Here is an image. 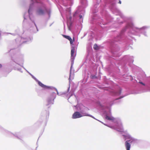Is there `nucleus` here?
Wrapping results in <instances>:
<instances>
[{"mask_svg": "<svg viewBox=\"0 0 150 150\" xmlns=\"http://www.w3.org/2000/svg\"><path fill=\"white\" fill-rule=\"evenodd\" d=\"M128 138H129V139H131V138L130 137V136H129V135H128V136H126L125 137V138L126 139H127Z\"/></svg>", "mask_w": 150, "mask_h": 150, "instance_id": "9", "label": "nucleus"}, {"mask_svg": "<svg viewBox=\"0 0 150 150\" xmlns=\"http://www.w3.org/2000/svg\"><path fill=\"white\" fill-rule=\"evenodd\" d=\"M36 13L38 15H42L44 13V11L41 8L38 9Z\"/></svg>", "mask_w": 150, "mask_h": 150, "instance_id": "3", "label": "nucleus"}, {"mask_svg": "<svg viewBox=\"0 0 150 150\" xmlns=\"http://www.w3.org/2000/svg\"><path fill=\"white\" fill-rule=\"evenodd\" d=\"M130 140L127 141L125 142V146L127 150H130V144L128 142V141H129Z\"/></svg>", "mask_w": 150, "mask_h": 150, "instance_id": "4", "label": "nucleus"}, {"mask_svg": "<svg viewBox=\"0 0 150 150\" xmlns=\"http://www.w3.org/2000/svg\"><path fill=\"white\" fill-rule=\"evenodd\" d=\"M38 84L39 85H40V86L42 87H43L44 88H50V87H48L44 85L43 83H42L41 82H40L39 81L38 82Z\"/></svg>", "mask_w": 150, "mask_h": 150, "instance_id": "6", "label": "nucleus"}, {"mask_svg": "<svg viewBox=\"0 0 150 150\" xmlns=\"http://www.w3.org/2000/svg\"><path fill=\"white\" fill-rule=\"evenodd\" d=\"M139 83H141V84L143 85L144 86L145 85V84L142 82H139Z\"/></svg>", "mask_w": 150, "mask_h": 150, "instance_id": "10", "label": "nucleus"}, {"mask_svg": "<svg viewBox=\"0 0 150 150\" xmlns=\"http://www.w3.org/2000/svg\"><path fill=\"white\" fill-rule=\"evenodd\" d=\"M84 116H89L92 117H93L91 115L85 113H83V114L82 115L80 113V112L77 111L75 112L73 114L72 117L73 119H76Z\"/></svg>", "mask_w": 150, "mask_h": 150, "instance_id": "1", "label": "nucleus"}, {"mask_svg": "<svg viewBox=\"0 0 150 150\" xmlns=\"http://www.w3.org/2000/svg\"><path fill=\"white\" fill-rule=\"evenodd\" d=\"M93 49L96 50H98L99 49V47L96 44H95L93 45Z\"/></svg>", "mask_w": 150, "mask_h": 150, "instance_id": "8", "label": "nucleus"}, {"mask_svg": "<svg viewBox=\"0 0 150 150\" xmlns=\"http://www.w3.org/2000/svg\"><path fill=\"white\" fill-rule=\"evenodd\" d=\"M75 51V49L74 47H73L71 50V58L72 59H73V60L74 59V53Z\"/></svg>", "mask_w": 150, "mask_h": 150, "instance_id": "5", "label": "nucleus"}, {"mask_svg": "<svg viewBox=\"0 0 150 150\" xmlns=\"http://www.w3.org/2000/svg\"><path fill=\"white\" fill-rule=\"evenodd\" d=\"M119 3L120 4H121V1H119Z\"/></svg>", "mask_w": 150, "mask_h": 150, "instance_id": "12", "label": "nucleus"}, {"mask_svg": "<svg viewBox=\"0 0 150 150\" xmlns=\"http://www.w3.org/2000/svg\"><path fill=\"white\" fill-rule=\"evenodd\" d=\"M80 18H82V16L81 15H80L79 16Z\"/></svg>", "mask_w": 150, "mask_h": 150, "instance_id": "11", "label": "nucleus"}, {"mask_svg": "<svg viewBox=\"0 0 150 150\" xmlns=\"http://www.w3.org/2000/svg\"><path fill=\"white\" fill-rule=\"evenodd\" d=\"M2 67V65L0 64V68H1Z\"/></svg>", "mask_w": 150, "mask_h": 150, "instance_id": "13", "label": "nucleus"}, {"mask_svg": "<svg viewBox=\"0 0 150 150\" xmlns=\"http://www.w3.org/2000/svg\"><path fill=\"white\" fill-rule=\"evenodd\" d=\"M62 36L64 38L69 40L70 41V43L71 45H72L73 44V42L74 41L75 39L74 37L73 38V39L72 40L71 38L69 36L66 35H62Z\"/></svg>", "mask_w": 150, "mask_h": 150, "instance_id": "2", "label": "nucleus"}, {"mask_svg": "<svg viewBox=\"0 0 150 150\" xmlns=\"http://www.w3.org/2000/svg\"><path fill=\"white\" fill-rule=\"evenodd\" d=\"M105 118L106 119L110 120H114V117H111L107 115L106 116Z\"/></svg>", "mask_w": 150, "mask_h": 150, "instance_id": "7", "label": "nucleus"}]
</instances>
